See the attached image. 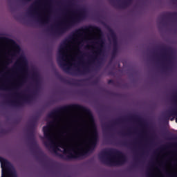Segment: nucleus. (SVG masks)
Masks as SVG:
<instances>
[{
  "instance_id": "nucleus-20",
  "label": "nucleus",
  "mask_w": 177,
  "mask_h": 177,
  "mask_svg": "<svg viewBox=\"0 0 177 177\" xmlns=\"http://www.w3.org/2000/svg\"><path fill=\"white\" fill-rule=\"evenodd\" d=\"M80 109L82 110L83 111H86V110L84 108L80 107Z\"/></svg>"
},
{
  "instance_id": "nucleus-17",
  "label": "nucleus",
  "mask_w": 177,
  "mask_h": 177,
  "mask_svg": "<svg viewBox=\"0 0 177 177\" xmlns=\"http://www.w3.org/2000/svg\"><path fill=\"white\" fill-rule=\"evenodd\" d=\"M34 80H35L36 83L37 84V85H39V77H38V75L37 76H33Z\"/></svg>"
},
{
  "instance_id": "nucleus-16",
  "label": "nucleus",
  "mask_w": 177,
  "mask_h": 177,
  "mask_svg": "<svg viewBox=\"0 0 177 177\" xmlns=\"http://www.w3.org/2000/svg\"><path fill=\"white\" fill-rule=\"evenodd\" d=\"M124 8H127V6H129L132 3V0H127L124 2Z\"/></svg>"
},
{
  "instance_id": "nucleus-12",
  "label": "nucleus",
  "mask_w": 177,
  "mask_h": 177,
  "mask_svg": "<svg viewBox=\"0 0 177 177\" xmlns=\"http://www.w3.org/2000/svg\"><path fill=\"white\" fill-rule=\"evenodd\" d=\"M174 102L177 105V97L175 98ZM169 115H174L177 116V108H173L171 110L169 111Z\"/></svg>"
},
{
  "instance_id": "nucleus-21",
  "label": "nucleus",
  "mask_w": 177,
  "mask_h": 177,
  "mask_svg": "<svg viewBox=\"0 0 177 177\" xmlns=\"http://www.w3.org/2000/svg\"><path fill=\"white\" fill-rule=\"evenodd\" d=\"M6 74H10V71H8V72H6Z\"/></svg>"
},
{
  "instance_id": "nucleus-9",
  "label": "nucleus",
  "mask_w": 177,
  "mask_h": 177,
  "mask_svg": "<svg viewBox=\"0 0 177 177\" xmlns=\"http://www.w3.org/2000/svg\"><path fill=\"white\" fill-rule=\"evenodd\" d=\"M160 59L162 62L171 64L174 62V54L169 50L165 49L160 53Z\"/></svg>"
},
{
  "instance_id": "nucleus-1",
  "label": "nucleus",
  "mask_w": 177,
  "mask_h": 177,
  "mask_svg": "<svg viewBox=\"0 0 177 177\" xmlns=\"http://www.w3.org/2000/svg\"><path fill=\"white\" fill-rule=\"evenodd\" d=\"M70 107L54 109L47 115V125L43 128L47 149L57 154V151L66 156L65 160L82 158L92 153L97 142V131L95 127L90 131L84 128L67 127Z\"/></svg>"
},
{
  "instance_id": "nucleus-10",
  "label": "nucleus",
  "mask_w": 177,
  "mask_h": 177,
  "mask_svg": "<svg viewBox=\"0 0 177 177\" xmlns=\"http://www.w3.org/2000/svg\"><path fill=\"white\" fill-rule=\"evenodd\" d=\"M16 66H17L16 70H19V68L22 73L27 74V61L26 60V59L20 57L19 60L15 64L14 67H16Z\"/></svg>"
},
{
  "instance_id": "nucleus-24",
  "label": "nucleus",
  "mask_w": 177,
  "mask_h": 177,
  "mask_svg": "<svg viewBox=\"0 0 177 177\" xmlns=\"http://www.w3.org/2000/svg\"><path fill=\"white\" fill-rule=\"evenodd\" d=\"M26 1H31V0H26Z\"/></svg>"
},
{
  "instance_id": "nucleus-22",
  "label": "nucleus",
  "mask_w": 177,
  "mask_h": 177,
  "mask_svg": "<svg viewBox=\"0 0 177 177\" xmlns=\"http://www.w3.org/2000/svg\"><path fill=\"white\" fill-rule=\"evenodd\" d=\"M73 122H75V124H77V121L76 120H73Z\"/></svg>"
},
{
  "instance_id": "nucleus-19",
  "label": "nucleus",
  "mask_w": 177,
  "mask_h": 177,
  "mask_svg": "<svg viewBox=\"0 0 177 177\" xmlns=\"http://www.w3.org/2000/svg\"><path fill=\"white\" fill-rule=\"evenodd\" d=\"M155 169H156V171H158L159 172H161V171L160 170V169L158 167H156Z\"/></svg>"
},
{
  "instance_id": "nucleus-5",
  "label": "nucleus",
  "mask_w": 177,
  "mask_h": 177,
  "mask_svg": "<svg viewBox=\"0 0 177 177\" xmlns=\"http://www.w3.org/2000/svg\"><path fill=\"white\" fill-rule=\"evenodd\" d=\"M82 17H84V11L82 10H66L64 20L57 23L55 30L52 28V31L55 35H62L68 31L74 26V24L80 21Z\"/></svg>"
},
{
  "instance_id": "nucleus-13",
  "label": "nucleus",
  "mask_w": 177,
  "mask_h": 177,
  "mask_svg": "<svg viewBox=\"0 0 177 177\" xmlns=\"http://www.w3.org/2000/svg\"><path fill=\"white\" fill-rule=\"evenodd\" d=\"M13 44V49H14V52L15 53H20V46L17 44H16V43H15V41H12Z\"/></svg>"
},
{
  "instance_id": "nucleus-6",
  "label": "nucleus",
  "mask_w": 177,
  "mask_h": 177,
  "mask_svg": "<svg viewBox=\"0 0 177 177\" xmlns=\"http://www.w3.org/2000/svg\"><path fill=\"white\" fill-rule=\"evenodd\" d=\"M100 160L106 165H124L127 156L118 150L104 149L98 155Z\"/></svg>"
},
{
  "instance_id": "nucleus-23",
  "label": "nucleus",
  "mask_w": 177,
  "mask_h": 177,
  "mask_svg": "<svg viewBox=\"0 0 177 177\" xmlns=\"http://www.w3.org/2000/svg\"><path fill=\"white\" fill-rule=\"evenodd\" d=\"M171 121H174V118L171 119Z\"/></svg>"
},
{
  "instance_id": "nucleus-14",
  "label": "nucleus",
  "mask_w": 177,
  "mask_h": 177,
  "mask_svg": "<svg viewBox=\"0 0 177 177\" xmlns=\"http://www.w3.org/2000/svg\"><path fill=\"white\" fill-rule=\"evenodd\" d=\"M9 64H10V59H8L6 61L4 62L3 64V69L8 68V66H9Z\"/></svg>"
},
{
  "instance_id": "nucleus-15",
  "label": "nucleus",
  "mask_w": 177,
  "mask_h": 177,
  "mask_svg": "<svg viewBox=\"0 0 177 177\" xmlns=\"http://www.w3.org/2000/svg\"><path fill=\"white\" fill-rule=\"evenodd\" d=\"M149 171L147 173V177H156V174L151 171V169H149Z\"/></svg>"
},
{
  "instance_id": "nucleus-4",
  "label": "nucleus",
  "mask_w": 177,
  "mask_h": 177,
  "mask_svg": "<svg viewBox=\"0 0 177 177\" xmlns=\"http://www.w3.org/2000/svg\"><path fill=\"white\" fill-rule=\"evenodd\" d=\"M3 53V50L0 48V55ZM15 67H13L11 71L17 74V81L16 83H13L14 88H10V87L5 86V84H0V90L3 91H14L12 93V97L14 100H9V103L12 106H15L19 107L23 106L24 103H30L32 100V93L28 89H25L23 91L19 92V89L21 86H23V82L24 80V76H21L17 71H13Z\"/></svg>"
},
{
  "instance_id": "nucleus-8",
  "label": "nucleus",
  "mask_w": 177,
  "mask_h": 177,
  "mask_svg": "<svg viewBox=\"0 0 177 177\" xmlns=\"http://www.w3.org/2000/svg\"><path fill=\"white\" fill-rule=\"evenodd\" d=\"M71 38H84L88 41H93V39H97V35L93 34L89 29L82 28L77 30L68 39H71Z\"/></svg>"
},
{
  "instance_id": "nucleus-11",
  "label": "nucleus",
  "mask_w": 177,
  "mask_h": 177,
  "mask_svg": "<svg viewBox=\"0 0 177 177\" xmlns=\"http://www.w3.org/2000/svg\"><path fill=\"white\" fill-rule=\"evenodd\" d=\"M111 38L113 42V55L114 56L115 55L117 54V50L118 49V42H117V35H115V33L114 32H111Z\"/></svg>"
},
{
  "instance_id": "nucleus-2",
  "label": "nucleus",
  "mask_w": 177,
  "mask_h": 177,
  "mask_svg": "<svg viewBox=\"0 0 177 177\" xmlns=\"http://www.w3.org/2000/svg\"><path fill=\"white\" fill-rule=\"evenodd\" d=\"M85 37L80 40L78 37H71L62 41L58 48L57 54V63L65 73H69L71 71V67H77L75 57L74 55H78L81 52V46H84Z\"/></svg>"
},
{
  "instance_id": "nucleus-3",
  "label": "nucleus",
  "mask_w": 177,
  "mask_h": 177,
  "mask_svg": "<svg viewBox=\"0 0 177 177\" xmlns=\"http://www.w3.org/2000/svg\"><path fill=\"white\" fill-rule=\"evenodd\" d=\"M90 41H92V44H96L97 45H99V46L96 48L94 45H86L85 48L86 49H91V48L93 49V55H88V59L86 62H85V60L84 59V56H87L86 54L84 53L78 57L79 60L76 62V66H74L76 68V75H85V74L91 73V66H95L96 64V62H97V59L99 56L102 55L103 48H104V40H103L100 35L97 36L96 39Z\"/></svg>"
},
{
  "instance_id": "nucleus-18",
  "label": "nucleus",
  "mask_w": 177,
  "mask_h": 177,
  "mask_svg": "<svg viewBox=\"0 0 177 177\" xmlns=\"http://www.w3.org/2000/svg\"><path fill=\"white\" fill-rule=\"evenodd\" d=\"M168 175L169 177H175V175H176V174L169 172Z\"/></svg>"
},
{
  "instance_id": "nucleus-7",
  "label": "nucleus",
  "mask_w": 177,
  "mask_h": 177,
  "mask_svg": "<svg viewBox=\"0 0 177 177\" xmlns=\"http://www.w3.org/2000/svg\"><path fill=\"white\" fill-rule=\"evenodd\" d=\"M39 6H41V0L35 1L29 8V14L35 17L40 24H48L50 20V9L48 8L46 10V12L41 13L39 11Z\"/></svg>"
},
{
  "instance_id": "nucleus-25",
  "label": "nucleus",
  "mask_w": 177,
  "mask_h": 177,
  "mask_svg": "<svg viewBox=\"0 0 177 177\" xmlns=\"http://www.w3.org/2000/svg\"><path fill=\"white\" fill-rule=\"evenodd\" d=\"M109 82V83L111 82V80H110Z\"/></svg>"
}]
</instances>
